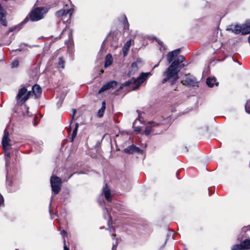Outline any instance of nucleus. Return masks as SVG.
Returning <instances> with one entry per match:
<instances>
[{"label":"nucleus","mask_w":250,"mask_h":250,"mask_svg":"<svg viewBox=\"0 0 250 250\" xmlns=\"http://www.w3.org/2000/svg\"><path fill=\"white\" fill-rule=\"evenodd\" d=\"M185 61V58L183 55H179L174 60L163 73L166 77L162 80V83H165L168 80H170L171 84H173L178 79V73L185 65L182 63Z\"/></svg>","instance_id":"nucleus-1"},{"label":"nucleus","mask_w":250,"mask_h":250,"mask_svg":"<svg viewBox=\"0 0 250 250\" xmlns=\"http://www.w3.org/2000/svg\"><path fill=\"white\" fill-rule=\"evenodd\" d=\"M150 72L144 73L142 72L140 75L136 79L132 78L123 83L120 86L119 90L122 89L125 86H129L131 90H134L138 89L141 84L146 81Z\"/></svg>","instance_id":"nucleus-2"},{"label":"nucleus","mask_w":250,"mask_h":250,"mask_svg":"<svg viewBox=\"0 0 250 250\" xmlns=\"http://www.w3.org/2000/svg\"><path fill=\"white\" fill-rule=\"evenodd\" d=\"M47 9L44 7H38L32 10L29 13V18L31 21H37L44 18L47 12Z\"/></svg>","instance_id":"nucleus-3"},{"label":"nucleus","mask_w":250,"mask_h":250,"mask_svg":"<svg viewBox=\"0 0 250 250\" xmlns=\"http://www.w3.org/2000/svg\"><path fill=\"white\" fill-rule=\"evenodd\" d=\"M73 9L72 8H70L69 9H61L60 10L57 11L55 15L56 17L59 18H62V21L63 22H70L71 20V17L73 14Z\"/></svg>","instance_id":"nucleus-4"},{"label":"nucleus","mask_w":250,"mask_h":250,"mask_svg":"<svg viewBox=\"0 0 250 250\" xmlns=\"http://www.w3.org/2000/svg\"><path fill=\"white\" fill-rule=\"evenodd\" d=\"M50 181L52 192L55 194H57L61 189V179L58 176H52Z\"/></svg>","instance_id":"nucleus-5"},{"label":"nucleus","mask_w":250,"mask_h":250,"mask_svg":"<svg viewBox=\"0 0 250 250\" xmlns=\"http://www.w3.org/2000/svg\"><path fill=\"white\" fill-rule=\"evenodd\" d=\"M160 123H153L151 126H146L145 131L146 135H149L150 133H153V134H160L163 132V127L161 126Z\"/></svg>","instance_id":"nucleus-6"},{"label":"nucleus","mask_w":250,"mask_h":250,"mask_svg":"<svg viewBox=\"0 0 250 250\" xmlns=\"http://www.w3.org/2000/svg\"><path fill=\"white\" fill-rule=\"evenodd\" d=\"M9 132L7 131L6 129L4 130V135L2 140V145L3 148L5 151L9 149L11 146L10 142H11V140L9 138Z\"/></svg>","instance_id":"nucleus-7"},{"label":"nucleus","mask_w":250,"mask_h":250,"mask_svg":"<svg viewBox=\"0 0 250 250\" xmlns=\"http://www.w3.org/2000/svg\"><path fill=\"white\" fill-rule=\"evenodd\" d=\"M184 84L190 87H194L198 85V82L194 76H189L182 81Z\"/></svg>","instance_id":"nucleus-8"},{"label":"nucleus","mask_w":250,"mask_h":250,"mask_svg":"<svg viewBox=\"0 0 250 250\" xmlns=\"http://www.w3.org/2000/svg\"><path fill=\"white\" fill-rule=\"evenodd\" d=\"M102 194H104V196L108 202H111L112 200V197L111 195V191L109 188L108 187L107 184H105V186L104 187L102 192Z\"/></svg>","instance_id":"nucleus-9"},{"label":"nucleus","mask_w":250,"mask_h":250,"mask_svg":"<svg viewBox=\"0 0 250 250\" xmlns=\"http://www.w3.org/2000/svg\"><path fill=\"white\" fill-rule=\"evenodd\" d=\"M117 84V82L115 81H111L104 84L99 90V93H101L110 88L114 87Z\"/></svg>","instance_id":"nucleus-10"},{"label":"nucleus","mask_w":250,"mask_h":250,"mask_svg":"<svg viewBox=\"0 0 250 250\" xmlns=\"http://www.w3.org/2000/svg\"><path fill=\"white\" fill-rule=\"evenodd\" d=\"M180 51V49H177L169 52L167 54V62L168 63H170L171 62H172L175 58L177 56Z\"/></svg>","instance_id":"nucleus-11"},{"label":"nucleus","mask_w":250,"mask_h":250,"mask_svg":"<svg viewBox=\"0 0 250 250\" xmlns=\"http://www.w3.org/2000/svg\"><path fill=\"white\" fill-rule=\"evenodd\" d=\"M238 240L241 242L244 250H250V239H245L243 240L242 238L238 237Z\"/></svg>","instance_id":"nucleus-12"},{"label":"nucleus","mask_w":250,"mask_h":250,"mask_svg":"<svg viewBox=\"0 0 250 250\" xmlns=\"http://www.w3.org/2000/svg\"><path fill=\"white\" fill-rule=\"evenodd\" d=\"M5 11L0 3V22L3 26H7V22L5 19Z\"/></svg>","instance_id":"nucleus-13"},{"label":"nucleus","mask_w":250,"mask_h":250,"mask_svg":"<svg viewBox=\"0 0 250 250\" xmlns=\"http://www.w3.org/2000/svg\"><path fill=\"white\" fill-rule=\"evenodd\" d=\"M32 92L36 98H39L41 96L42 93L41 87L38 84H35L32 88Z\"/></svg>","instance_id":"nucleus-14"},{"label":"nucleus","mask_w":250,"mask_h":250,"mask_svg":"<svg viewBox=\"0 0 250 250\" xmlns=\"http://www.w3.org/2000/svg\"><path fill=\"white\" fill-rule=\"evenodd\" d=\"M207 84L210 87H213L214 84L218 85V83L216 82V79L215 77L208 78L206 80Z\"/></svg>","instance_id":"nucleus-15"},{"label":"nucleus","mask_w":250,"mask_h":250,"mask_svg":"<svg viewBox=\"0 0 250 250\" xmlns=\"http://www.w3.org/2000/svg\"><path fill=\"white\" fill-rule=\"evenodd\" d=\"M242 34L246 35L250 33V23H247L241 25Z\"/></svg>","instance_id":"nucleus-16"},{"label":"nucleus","mask_w":250,"mask_h":250,"mask_svg":"<svg viewBox=\"0 0 250 250\" xmlns=\"http://www.w3.org/2000/svg\"><path fill=\"white\" fill-rule=\"evenodd\" d=\"M113 59L112 57L111 54H108L106 56L105 63H104V67H107L111 65L112 63Z\"/></svg>","instance_id":"nucleus-17"},{"label":"nucleus","mask_w":250,"mask_h":250,"mask_svg":"<svg viewBox=\"0 0 250 250\" xmlns=\"http://www.w3.org/2000/svg\"><path fill=\"white\" fill-rule=\"evenodd\" d=\"M106 107V103L105 101L102 102V106L99 110L98 112V116L101 118L103 116Z\"/></svg>","instance_id":"nucleus-18"},{"label":"nucleus","mask_w":250,"mask_h":250,"mask_svg":"<svg viewBox=\"0 0 250 250\" xmlns=\"http://www.w3.org/2000/svg\"><path fill=\"white\" fill-rule=\"evenodd\" d=\"M135 146L134 145H131L126 148H125L124 151L125 153L126 154H133L135 153L134 150H135Z\"/></svg>","instance_id":"nucleus-19"},{"label":"nucleus","mask_w":250,"mask_h":250,"mask_svg":"<svg viewBox=\"0 0 250 250\" xmlns=\"http://www.w3.org/2000/svg\"><path fill=\"white\" fill-rule=\"evenodd\" d=\"M27 90L25 87H22L19 89L18 95L16 96V98L18 100H20L21 97L26 94Z\"/></svg>","instance_id":"nucleus-20"},{"label":"nucleus","mask_w":250,"mask_h":250,"mask_svg":"<svg viewBox=\"0 0 250 250\" xmlns=\"http://www.w3.org/2000/svg\"><path fill=\"white\" fill-rule=\"evenodd\" d=\"M141 61L139 60H137L136 62H134L131 64V70L130 72V73L131 74L132 73H134L136 71L138 70V64L140 63Z\"/></svg>","instance_id":"nucleus-21"},{"label":"nucleus","mask_w":250,"mask_h":250,"mask_svg":"<svg viewBox=\"0 0 250 250\" xmlns=\"http://www.w3.org/2000/svg\"><path fill=\"white\" fill-rule=\"evenodd\" d=\"M78 127H79V124L76 123L75 124V127L73 130V133L71 135V137L70 138L71 142H73L74 141V140L77 135Z\"/></svg>","instance_id":"nucleus-22"},{"label":"nucleus","mask_w":250,"mask_h":250,"mask_svg":"<svg viewBox=\"0 0 250 250\" xmlns=\"http://www.w3.org/2000/svg\"><path fill=\"white\" fill-rule=\"evenodd\" d=\"M231 30L233 32L236 34H238L240 33H242V27L241 25H236L234 26L233 28H231Z\"/></svg>","instance_id":"nucleus-23"},{"label":"nucleus","mask_w":250,"mask_h":250,"mask_svg":"<svg viewBox=\"0 0 250 250\" xmlns=\"http://www.w3.org/2000/svg\"><path fill=\"white\" fill-rule=\"evenodd\" d=\"M43 143L42 141L37 142L34 143L33 145V147L37 149L38 151H40L41 150L42 147L41 146L42 145Z\"/></svg>","instance_id":"nucleus-24"},{"label":"nucleus","mask_w":250,"mask_h":250,"mask_svg":"<svg viewBox=\"0 0 250 250\" xmlns=\"http://www.w3.org/2000/svg\"><path fill=\"white\" fill-rule=\"evenodd\" d=\"M65 62L62 57H60L58 62V66L62 68H64Z\"/></svg>","instance_id":"nucleus-25"},{"label":"nucleus","mask_w":250,"mask_h":250,"mask_svg":"<svg viewBox=\"0 0 250 250\" xmlns=\"http://www.w3.org/2000/svg\"><path fill=\"white\" fill-rule=\"evenodd\" d=\"M65 96V94H63L62 95L61 97L59 98L58 101L57 103V106L58 108H60V107H61Z\"/></svg>","instance_id":"nucleus-26"},{"label":"nucleus","mask_w":250,"mask_h":250,"mask_svg":"<svg viewBox=\"0 0 250 250\" xmlns=\"http://www.w3.org/2000/svg\"><path fill=\"white\" fill-rule=\"evenodd\" d=\"M231 250H244L243 248V246H242L241 244H236L233 245L231 248Z\"/></svg>","instance_id":"nucleus-27"},{"label":"nucleus","mask_w":250,"mask_h":250,"mask_svg":"<svg viewBox=\"0 0 250 250\" xmlns=\"http://www.w3.org/2000/svg\"><path fill=\"white\" fill-rule=\"evenodd\" d=\"M4 155L5 157V166L7 167L8 164L10 163L8 158L10 156V153L5 152Z\"/></svg>","instance_id":"nucleus-28"},{"label":"nucleus","mask_w":250,"mask_h":250,"mask_svg":"<svg viewBox=\"0 0 250 250\" xmlns=\"http://www.w3.org/2000/svg\"><path fill=\"white\" fill-rule=\"evenodd\" d=\"M32 95V92L31 91H28L26 94L22 98L21 101L23 102H25Z\"/></svg>","instance_id":"nucleus-29"},{"label":"nucleus","mask_w":250,"mask_h":250,"mask_svg":"<svg viewBox=\"0 0 250 250\" xmlns=\"http://www.w3.org/2000/svg\"><path fill=\"white\" fill-rule=\"evenodd\" d=\"M246 111L250 114V99L247 102L245 105Z\"/></svg>","instance_id":"nucleus-30"},{"label":"nucleus","mask_w":250,"mask_h":250,"mask_svg":"<svg viewBox=\"0 0 250 250\" xmlns=\"http://www.w3.org/2000/svg\"><path fill=\"white\" fill-rule=\"evenodd\" d=\"M19 65V62L18 60H15L11 63V67L15 68L17 67Z\"/></svg>","instance_id":"nucleus-31"},{"label":"nucleus","mask_w":250,"mask_h":250,"mask_svg":"<svg viewBox=\"0 0 250 250\" xmlns=\"http://www.w3.org/2000/svg\"><path fill=\"white\" fill-rule=\"evenodd\" d=\"M134 151H135V152H136L138 154H142L143 153V150H141L140 148H139L136 146H135Z\"/></svg>","instance_id":"nucleus-32"},{"label":"nucleus","mask_w":250,"mask_h":250,"mask_svg":"<svg viewBox=\"0 0 250 250\" xmlns=\"http://www.w3.org/2000/svg\"><path fill=\"white\" fill-rule=\"evenodd\" d=\"M125 23H124V28L125 29H128V27H129V23L127 21V18L125 16Z\"/></svg>","instance_id":"nucleus-33"},{"label":"nucleus","mask_w":250,"mask_h":250,"mask_svg":"<svg viewBox=\"0 0 250 250\" xmlns=\"http://www.w3.org/2000/svg\"><path fill=\"white\" fill-rule=\"evenodd\" d=\"M73 39V34H72V31H70L69 34H68V40L71 41Z\"/></svg>","instance_id":"nucleus-34"},{"label":"nucleus","mask_w":250,"mask_h":250,"mask_svg":"<svg viewBox=\"0 0 250 250\" xmlns=\"http://www.w3.org/2000/svg\"><path fill=\"white\" fill-rule=\"evenodd\" d=\"M156 42L161 46L160 49H161V48L163 47V45H164L162 41H161L159 39H157Z\"/></svg>","instance_id":"nucleus-35"},{"label":"nucleus","mask_w":250,"mask_h":250,"mask_svg":"<svg viewBox=\"0 0 250 250\" xmlns=\"http://www.w3.org/2000/svg\"><path fill=\"white\" fill-rule=\"evenodd\" d=\"M141 130L140 126H137L134 128V131L135 132H140Z\"/></svg>","instance_id":"nucleus-36"},{"label":"nucleus","mask_w":250,"mask_h":250,"mask_svg":"<svg viewBox=\"0 0 250 250\" xmlns=\"http://www.w3.org/2000/svg\"><path fill=\"white\" fill-rule=\"evenodd\" d=\"M73 115H72V120L71 121H70V123L71 124L72 122V120H73L74 119V114H75V113L76 112V110L75 109H73Z\"/></svg>","instance_id":"nucleus-37"},{"label":"nucleus","mask_w":250,"mask_h":250,"mask_svg":"<svg viewBox=\"0 0 250 250\" xmlns=\"http://www.w3.org/2000/svg\"><path fill=\"white\" fill-rule=\"evenodd\" d=\"M7 185L8 186H12L13 185V182L12 181H9L8 179L6 180Z\"/></svg>","instance_id":"nucleus-38"},{"label":"nucleus","mask_w":250,"mask_h":250,"mask_svg":"<svg viewBox=\"0 0 250 250\" xmlns=\"http://www.w3.org/2000/svg\"><path fill=\"white\" fill-rule=\"evenodd\" d=\"M130 41H128L126 42L124 47H127V48H129L130 47Z\"/></svg>","instance_id":"nucleus-39"},{"label":"nucleus","mask_w":250,"mask_h":250,"mask_svg":"<svg viewBox=\"0 0 250 250\" xmlns=\"http://www.w3.org/2000/svg\"><path fill=\"white\" fill-rule=\"evenodd\" d=\"M63 241H64V246H63L64 250H69V248L66 245L65 240L64 239Z\"/></svg>","instance_id":"nucleus-40"},{"label":"nucleus","mask_w":250,"mask_h":250,"mask_svg":"<svg viewBox=\"0 0 250 250\" xmlns=\"http://www.w3.org/2000/svg\"><path fill=\"white\" fill-rule=\"evenodd\" d=\"M4 200L3 197L0 194V206L3 203Z\"/></svg>","instance_id":"nucleus-41"},{"label":"nucleus","mask_w":250,"mask_h":250,"mask_svg":"<svg viewBox=\"0 0 250 250\" xmlns=\"http://www.w3.org/2000/svg\"><path fill=\"white\" fill-rule=\"evenodd\" d=\"M62 234L63 235V236L65 237V236H67V232L64 230H63L62 231V232H61Z\"/></svg>","instance_id":"nucleus-42"},{"label":"nucleus","mask_w":250,"mask_h":250,"mask_svg":"<svg viewBox=\"0 0 250 250\" xmlns=\"http://www.w3.org/2000/svg\"><path fill=\"white\" fill-rule=\"evenodd\" d=\"M104 218H105V212H108V210H107V208H104Z\"/></svg>","instance_id":"nucleus-43"},{"label":"nucleus","mask_w":250,"mask_h":250,"mask_svg":"<svg viewBox=\"0 0 250 250\" xmlns=\"http://www.w3.org/2000/svg\"><path fill=\"white\" fill-rule=\"evenodd\" d=\"M65 30H66V28H64V29L62 30V32L61 34L60 35V36H61L63 34V33L65 32Z\"/></svg>","instance_id":"nucleus-44"},{"label":"nucleus","mask_w":250,"mask_h":250,"mask_svg":"<svg viewBox=\"0 0 250 250\" xmlns=\"http://www.w3.org/2000/svg\"><path fill=\"white\" fill-rule=\"evenodd\" d=\"M247 230V227H244L243 228V230L244 231H245Z\"/></svg>","instance_id":"nucleus-45"},{"label":"nucleus","mask_w":250,"mask_h":250,"mask_svg":"<svg viewBox=\"0 0 250 250\" xmlns=\"http://www.w3.org/2000/svg\"><path fill=\"white\" fill-rule=\"evenodd\" d=\"M185 151L186 152H187L188 151V149L186 146L185 147Z\"/></svg>","instance_id":"nucleus-46"},{"label":"nucleus","mask_w":250,"mask_h":250,"mask_svg":"<svg viewBox=\"0 0 250 250\" xmlns=\"http://www.w3.org/2000/svg\"><path fill=\"white\" fill-rule=\"evenodd\" d=\"M15 27H13V28H11L9 29V31H14V29Z\"/></svg>","instance_id":"nucleus-47"},{"label":"nucleus","mask_w":250,"mask_h":250,"mask_svg":"<svg viewBox=\"0 0 250 250\" xmlns=\"http://www.w3.org/2000/svg\"><path fill=\"white\" fill-rule=\"evenodd\" d=\"M67 131L68 132H70L71 131V127H69L68 129H67Z\"/></svg>","instance_id":"nucleus-48"},{"label":"nucleus","mask_w":250,"mask_h":250,"mask_svg":"<svg viewBox=\"0 0 250 250\" xmlns=\"http://www.w3.org/2000/svg\"><path fill=\"white\" fill-rule=\"evenodd\" d=\"M15 51H21V49H20V48H19V49H16Z\"/></svg>","instance_id":"nucleus-49"},{"label":"nucleus","mask_w":250,"mask_h":250,"mask_svg":"<svg viewBox=\"0 0 250 250\" xmlns=\"http://www.w3.org/2000/svg\"><path fill=\"white\" fill-rule=\"evenodd\" d=\"M115 235H116V234H112V236L113 237H114L115 236ZM113 239H114V238H113Z\"/></svg>","instance_id":"nucleus-50"},{"label":"nucleus","mask_w":250,"mask_h":250,"mask_svg":"<svg viewBox=\"0 0 250 250\" xmlns=\"http://www.w3.org/2000/svg\"><path fill=\"white\" fill-rule=\"evenodd\" d=\"M158 64H156V65L154 66V68H155V67H157V66H158Z\"/></svg>","instance_id":"nucleus-51"},{"label":"nucleus","mask_w":250,"mask_h":250,"mask_svg":"<svg viewBox=\"0 0 250 250\" xmlns=\"http://www.w3.org/2000/svg\"><path fill=\"white\" fill-rule=\"evenodd\" d=\"M26 19H25V20H24V21H22V22L25 23V22H26Z\"/></svg>","instance_id":"nucleus-52"},{"label":"nucleus","mask_w":250,"mask_h":250,"mask_svg":"<svg viewBox=\"0 0 250 250\" xmlns=\"http://www.w3.org/2000/svg\"><path fill=\"white\" fill-rule=\"evenodd\" d=\"M137 120H136L134 121V122L133 124H134L135 123H136V122H137Z\"/></svg>","instance_id":"nucleus-53"},{"label":"nucleus","mask_w":250,"mask_h":250,"mask_svg":"<svg viewBox=\"0 0 250 250\" xmlns=\"http://www.w3.org/2000/svg\"><path fill=\"white\" fill-rule=\"evenodd\" d=\"M72 176V174H71L70 176H69V177H68V179L70 178Z\"/></svg>","instance_id":"nucleus-54"},{"label":"nucleus","mask_w":250,"mask_h":250,"mask_svg":"<svg viewBox=\"0 0 250 250\" xmlns=\"http://www.w3.org/2000/svg\"><path fill=\"white\" fill-rule=\"evenodd\" d=\"M99 203H100V205H102V202H100Z\"/></svg>","instance_id":"nucleus-55"},{"label":"nucleus","mask_w":250,"mask_h":250,"mask_svg":"<svg viewBox=\"0 0 250 250\" xmlns=\"http://www.w3.org/2000/svg\"><path fill=\"white\" fill-rule=\"evenodd\" d=\"M114 247H115V245H113V248H112L113 249V248H114Z\"/></svg>","instance_id":"nucleus-56"},{"label":"nucleus","mask_w":250,"mask_h":250,"mask_svg":"<svg viewBox=\"0 0 250 250\" xmlns=\"http://www.w3.org/2000/svg\"><path fill=\"white\" fill-rule=\"evenodd\" d=\"M109 219H110V220H111V217H109Z\"/></svg>","instance_id":"nucleus-57"},{"label":"nucleus","mask_w":250,"mask_h":250,"mask_svg":"<svg viewBox=\"0 0 250 250\" xmlns=\"http://www.w3.org/2000/svg\"><path fill=\"white\" fill-rule=\"evenodd\" d=\"M1 45V44H0V46Z\"/></svg>","instance_id":"nucleus-58"}]
</instances>
